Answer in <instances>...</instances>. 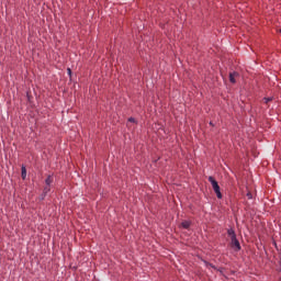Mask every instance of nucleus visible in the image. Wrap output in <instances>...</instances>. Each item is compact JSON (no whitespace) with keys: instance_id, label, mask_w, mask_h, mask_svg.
I'll list each match as a JSON object with an SVG mask.
<instances>
[{"instance_id":"10","label":"nucleus","mask_w":281,"mask_h":281,"mask_svg":"<svg viewBox=\"0 0 281 281\" xmlns=\"http://www.w3.org/2000/svg\"><path fill=\"white\" fill-rule=\"evenodd\" d=\"M247 199L251 200L252 199V194L251 193H247Z\"/></svg>"},{"instance_id":"1","label":"nucleus","mask_w":281,"mask_h":281,"mask_svg":"<svg viewBox=\"0 0 281 281\" xmlns=\"http://www.w3.org/2000/svg\"><path fill=\"white\" fill-rule=\"evenodd\" d=\"M227 235L231 238V246L234 248L236 251H239L241 249L240 243L237 239L236 233L233 228H229L227 231Z\"/></svg>"},{"instance_id":"9","label":"nucleus","mask_w":281,"mask_h":281,"mask_svg":"<svg viewBox=\"0 0 281 281\" xmlns=\"http://www.w3.org/2000/svg\"><path fill=\"white\" fill-rule=\"evenodd\" d=\"M128 122H130V123H136V120L133 119V117H131V119H128Z\"/></svg>"},{"instance_id":"8","label":"nucleus","mask_w":281,"mask_h":281,"mask_svg":"<svg viewBox=\"0 0 281 281\" xmlns=\"http://www.w3.org/2000/svg\"><path fill=\"white\" fill-rule=\"evenodd\" d=\"M263 101H265L266 104H268L269 102L272 101V98H265Z\"/></svg>"},{"instance_id":"5","label":"nucleus","mask_w":281,"mask_h":281,"mask_svg":"<svg viewBox=\"0 0 281 281\" xmlns=\"http://www.w3.org/2000/svg\"><path fill=\"white\" fill-rule=\"evenodd\" d=\"M53 182H54V178L52 176H48V178H46V181H45L46 186L50 187Z\"/></svg>"},{"instance_id":"11","label":"nucleus","mask_w":281,"mask_h":281,"mask_svg":"<svg viewBox=\"0 0 281 281\" xmlns=\"http://www.w3.org/2000/svg\"><path fill=\"white\" fill-rule=\"evenodd\" d=\"M68 75H71V69L70 68H68Z\"/></svg>"},{"instance_id":"12","label":"nucleus","mask_w":281,"mask_h":281,"mask_svg":"<svg viewBox=\"0 0 281 281\" xmlns=\"http://www.w3.org/2000/svg\"><path fill=\"white\" fill-rule=\"evenodd\" d=\"M280 33H281V29H280Z\"/></svg>"},{"instance_id":"7","label":"nucleus","mask_w":281,"mask_h":281,"mask_svg":"<svg viewBox=\"0 0 281 281\" xmlns=\"http://www.w3.org/2000/svg\"><path fill=\"white\" fill-rule=\"evenodd\" d=\"M25 178H26V169L25 167H22V179L25 180Z\"/></svg>"},{"instance_id":"2","label":"nucleus","mask_w":281,"mask_h":281,"mask_svg":"<svg viewBox=\"0 0 281 281\" xmlns=\"http://www.w3.org/2000/svg\"><path fill=\"white\" fill-rule=\"evenodd\" d=\"M207 180L211 183L212 189L215 192L217 199H223V194L221 192V187L218 186V182L214 179V177H209Z\"/></svg>"},{"instance_id":"3","label":"nucleus","mask_w":281,"mask_h":281,"mask_svg":"<svg viewBox=\"0 0 281 281\" xmlns=\"http://www.w3.org/2000/svg\"><path fill=\"white\" fill-rule=\"evenodd\" d=\"M239 77V72L237 71H232L229 72V82L235 85L237 81H236V78Z\"/></svg>"},{"instance_id":"4","label":"nucleus","mask_w":281,"mask_h":281,"mask_svg":"<svg viewBox=\"0 0 281 281\" xmlns=\"http://www.w3.org/2000/svg\"><path fill=\"white\" fill-rule=\"evenodd\" d=\"M48 192H50V186L44 187V192L42 193L41 199L44 200Z\"/></svg>"},{"instance_id":"6","label":"nucleus","mask_w":281,"mask_h":281,"mask_svg":"<svg viewBox=\"0 0 281 281\" xmlns=\"http://www.w3.org/2000/svg\"><path fill=\"white\" fill-rule=\"evenodd\" d=\"M190 226H191V223L188 222V221H184V222L181 223V227L184 228V229L190 228Z\"/></svg>"}]
</instances>
